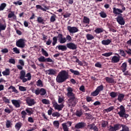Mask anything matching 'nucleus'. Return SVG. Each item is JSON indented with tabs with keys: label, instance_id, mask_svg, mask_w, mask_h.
I'll list each match as a JSON object with an SVG mask.
<instances>
[{
	"label": "nucleus",
	"instance_id": "nucleus-1",
	"mask_svg": "<svg viewBox=\"0 0 131 131\" xmlns=\"http://www.w3.org/2000/svg\"><path fill=\"white\" fill-rule=\"evenodd\" d=\"M68 93H67V97L69 98L68 99V105L69 107H75L76 104L78 103V99L75 97V94L73 93V89L71 87H68L67 88Z\"/></svg>",
	"mask_w": 131,
	"mask_h": 131
},
{
	"label": "nucleus",
	"instance_id": "nucleus-2",
	"mask_svg": "<svg viewBox=\"0 0 131 131\" xmlns=\"http://www.w3.org/2000/svg\"><path fill=\"white\" fill-rule=\"evenodd\" d=\"M69 78V73L66 70H61L56 77V82L62 83Z\"/></svg>",
	"mask_w": 131,
	"mask_h": 131
},
{
	"label": "nucleus",
	"instance_id": "nucleus-3",
	"mask_svg": "<svg viewBox=\"0 0 131 131\" xmlns=\"http://www.w3.org/2000/svg\"><path fill=\"white\" fill-rule=\"evenodd\" d=\"M19 79L22 80L24 83L26 82V81L31 80V74L30 73H28L26 74L25 70H21L20 72Z\"/></svg>",
	"mask_w": 131,
	"mask_h": 131
},
{
	"label": "nucleus",
	"instance_id": "nucleus-4",
	"mask_svg": "<svg viewBox=\"0 0 131 131\" xmlns=\"http://www.w3.org/2000/svg\"><path fill=\"white\" fill-rule=\"evenodd\" d=\"M117 109H120V112L118 113L120 117L124 118L126 119V118L129 116L128 114L125 113V108H124L123 105H121L119 107H117Z\"/></svg>",
	"mask_w": 131,
	"mask_h": 131
},
{
	"label": "nucleus",
	"instance_id": "nucleus-5",
	"mask_svg": "<svg viewBox=\"0 0 131 131\" xmlns=\"http://www.w3.org/2000/svg\"><path fill=\"white\" fill-rule=\"evenodd\" d=\"M16 46L18 47V48L24 49V48H25V39L23 38L18 39L16 42Z\"/></svg>",
	"mask_w": 131,
	"mask_h": 131
},
{
	"label": "nucleus",
	"instance_id": "nucleus-6",
	"mask_svg": "<svg viewBox=\"0 0 131 131\" xmlns=\"http://www.w3.org/2000/svg\"><path fill=\"white\" fill-rule=\"evenodd\" d=\"M53 106L55 110H58V111H61V110L64 108V104H58L56 101L52 102Z\"/></svg>",
	"mask_w": 131,
	"mask_h": 131
},
{
	"label": "nucleus",
	"instance_id": "nucleus-7",
	"mask_svg": "<svg viewBox=\"0 0 131 131\" xmlns=\"http://www.w3.org/2000/svg\"><path fill=\"white\" fill-rule=\"evenodd\" d=\"M67 29L70 32V33H76V32H78L79 30L78 29L75 27H71L70 26H69L67 27Z\"/></svg>",
	"mask_w": 131,
	"mask_h": 131
},
{
	"label": "nucleus",
	"instance_id": "nucleus-8",
	"mask_svg": "<svg viewBox=\"0 0 131 131\" xmlns=\"http://www.w3.org/2000/svg\"><path fill=\"white\" fill-rule=\"evenodd\" d=\"M116 20L120 25H124L125 24V21L121 15H118L116 18Z\"/></svg>",
	"mask_w": 131,
	"mask_h": 131
},
{
	"label": "nucleus",
	"instance_id": "nucleus-9",
	"mask_svg": "<svg viewBox=\"0 0 131 131\" xmlns=\"http://www.w3.org/2000/svg\"><path fill=\"white\" fill-rule=\"evenodd\" d=\"M26 101L28 106H34V105H35V100L33 99L30 98V97L27 98Z\"/></svg>",
	"mask_w": 131,
	"mask_h": 131
},
{
	"label": "nucleus",
	"instance_id": "nucleus-10",
	"mask_svg": "<svg viewBox=\"0 0 131 131\" xmlns=\"http://www.w3.org/2000/svg\"><path fill=\"white\" fill-rule=\"evenodd\" d=\"M115 55H116V56H114L111 59V62L112 63H118V62H119V61H120V56H119V54L118 53H116Z\"/></svg>",
	"mask_w": 131,
	"mask_h": 131
},
{
	"label": "nucleus",
	"instance_id": "nucleus-11",
	"mask_svg": "<svg viewBox=\"0 0 131 131\" xmlns=\"http://www.w3.org/2000/svg\"><path fill=\"white\" fill-rule=\"evenodd\" d=\"M56 37L60 43H65L66 42V38L63 37V34H59Z\"/></svg>",
	"mask_w": 131,
	"mask_h": 131
},
{
	"label": "nucleus",
	"instance_id": "nucleus-12",
	"mask_svg": "<svg viewBox=\"0 0 131 131\" xmlns=\"http://www.w3.org/2000/svg\"><path fill=\"white\" fill-rule=\"evenodd\" d=\"M67 47L70 50H76L77 49V46L73 42L67 43Z\"/></svg>",
	"mask_w": 131,
	"mask_h": 131
},
{
	"label": "nucleus",
	"instance_id": "nucleus-13",
	"mask_svg": "<svg viewBox=\"0 0 131 131\" xmlns=\"http://www.w3.org/2000/svg\"><path fill=\"white\" fill-rule=\"evenodd\" d=\"M88 128L91 130H93L94 131H99V128L95 126V123H92L87 126Z\"/></svg>",
	"mask_w": 131,
	"mask_h": 131
},
{
	"label": "nucleus",
	"instance_id": "nucleus-14",
	"mask_svg": "<svg viewBox=\"0 0 131 131\" xmlns=\"http://www.w3.org/2000/svg\"><path fill=\"white\" fill-rule=\"evenodd\" d=\"M8 18H13V20L14 21L17 20V16L15 15L14 11H10V13H9L8 15Z\"/></svg>",
	"mask_w": 131,
	"mask_h": 131
},
{
	"label": "nucleus",
	"instance_id": "nucleus-15",
	"mask_svg": "<svg viewBox=\"0 0 131 131\" xmlns=\"http://www.w3.org/2000/svg\"><path fill=\"white\" fill-rule=\"evenodd\" d=\"M113 10V14H115V15H122L120 13H123V11H122V10L116 8L115 7H114Z\"/></svg>",
	"mask_w": 131,
	"mask_h": 131
},
{
	"label": "nucleus",
	"instance_id": "nucleus-16",
	"mask_svg": "<svg viewBox=\"0 0 131 131\" xmlns=\"http://www.w3.org/2000/svg\"><path fill=\"white\" fill-rule=\"evenodd\" d=\"M118 95L117 100L120 103H121V102L124 100V97H125V95L120 93H118Z\"/></svg>",
	"mask_w": 131,
	"mask_h": 131
},
{
	"label": "nucleus",
	"instance_id": "nucleus-17",
	"mask_svg": "<svg viewBox=\"0 0 131 131\" xmlns=\"http://www.w3.org/2000/svg\"><path fill=\"white\" fill-rule=\"evenodd\" d=\"M46 74L48 75H55L56 74V71L54 69H50L45 71Z\"/></svg>",
	"mask_w": 131,
	"mask_h": 131
},
{
	"label": "nucleus",
	"instance_id": "nucleus-18",
	"mask_svg": "<svg viewBox=\"0 0 131 131\" xmlns=\"http://www.w3.org/2000/svg\"><path fill=\"white\" fill-rule=\"evenodd\" d=\"M11 102L13 105H14L16 108H20V103L19 102L18 100L12 99Z\"/></svg>",
	"mask_w": 131,
	"mask_h": 131
},
{
	"label": "nucleus",
	"instance_id": "nucleus-19",
	"mask_svg": "<svg viewBox=\"0 0 131 131\" xmlns=\"http://www.w3.org/2000/svg\"><path fill=\"white\" fill-rule=\"evenodd\" d=\"M84 125H85V123H84V122H79L77 123L75 125V128H82V127H84Z\"/></svg>",
	"mask_w": 131,
	"mask_h": 131
},
{
	"label": "nucleus",
	"instance_id": "nucleus-20",
	"mask_svg": "<svg viewBox=\"0 0 131 131\" xmlns=\"http://www.w3.org/2000/svg\"><path fill=\"white\" fill-rule=\"evenodd\" d=\"M127 68V62H125L122 64L121 66V70H122V72H125L126 71V69Z\"/></svg>",
	"mask_w": 131,
	"mask_h": 131
},
{
	"label": "nucleus",
	"instance_id": "nucleus-21",
	"mask_svg": "<svg viewBox=\"0 0 131 131\" xmlns=\"http://www.w3.org/2000/svg\"><path fill=\"white\" fill-rule=\"evenodd\" d=\"M111 42H112V40L109 39H107L106 40H103L101 41V43L104 46H108V45H110Z\"/></svg>",
	"mask_w": 131,
	"mask_h": 131
},
{
	"label": "nucleus",
	"instance_id": "nucleus-22",
	"mask_svg": "<svg viewBox=\"0 0 131 131\" xmlns=\"http://www.w3.org/2000/svg\"><path fill=\"white\" fill-rule=\"evenodd\" d=\"M105 81L108 83H114L115 82V80H114V79H113V78H110L109 77H105Z\"/></svg>",
	"mask_w": 131,
	"mask_h": 131
},
{
	"label": "nucleus",
	"instance_id": "nucleus-23",
	"mask_svg": "<svg viewBox=\"0 0 131 131\" xmlns=\"http://www.w3.org/2000/svg\"><path fill=\"white\" fill-rule=\"evenodd\" d=\"M72 59L73 60H76V63H78V65H79L80 66H82L83 65V63H82L81 61L79 60L78 58H77V56H73Z\"/></svg>",
	"mask_w": 131,
	"mask_h": 131
},
{
	"label": "nucleus",
	"instance_id": "nucleus-24",
	"mask_svg": "<svg viewBox=\"0 0 131 131\" xmlns=\"http://www.w3.org/2000/svg\"><path fill=\"white\" fill-rule=\"evenodd\" d=\"M56 48H58V50H60L61 51H62V52L67 50V47L65 45H58Z\"/></svg>",
	"mask_w": 131,
	"mask_h": 131
},
{
	"label": "nucleus",
	"instance_id": "nucleus-25",
	"mask_svg": "<svg viewBox=\"0 0 131 131\" xmlns=\"http://www.w3.org/2000/svg\"><path fill=\"white\" fill-rule=\"evenodd\" d=\"M6 28H7V25L6 24V23L3 24L0 21V32H2V31L4 30H6Z\"/></svg>",
	"mask_w": 131,
	"mask_h": 131
},
{
	"label": "nucleus",
	"instance_id": "nucleus-26",
	"mask_svg": "<svg viewBox=\"0 0 131 131\" xmlns=\"http://www.w3.org/2000/svg\"><path fill=\"white\" fill-rule=\"evenodd\" d=\"M21 127H22V124L21 122H18L15 124V128L16 129V130H20Z\"/></svg>",
	"mask_w": 131,
	"mask_h": 131
},
{
	"label": "nucleus",
	"instance_id": "nucleus-27",
	"mask_svg": "<svg viewBox=\"0 0 131 131\" xmlns=\"http://www.w3.org/2000/svg\"><path fill=\"white\" fill-rule=\"evenodd\" d=\"M110 96L111 98L114 99V98H116L118 96V92H112L110 93Z\"/></svg>",
	"mask_w": 131,
	"mask_h": 131
},
{
	"label": "nucleus",
	"instance_id": "nucleus-28",
	"mask_svg": "<svg viewBox=\"0 0 131 131\" xmlns=\"http://www.w3.org/2000/svg\"><path fill=\"white\" fill-rule=\"evenodd\" d=\"M94 31L96 34H99V33H102L104 30H103V28H97Z\"/></svg>",
	"mask_w": 131,
	"mask_h": 131
},
{
	"label": "nucleus",
	"instance_id": "nucleus-29",
	"mask_svg": "<svg viewBox=\"0 0 131 131\" xmlns=\"http://www.w3.org/2000/svg\"><path fill=\"white\" fill-rule=\"evenodd\" d=\"M86 38H87L88 40H93L95 38V36L91 34H87L86 35Z\"/></svg>",
	"mask_w": 131,
	"mask_h": 131
},
{
	"label": "nucleus",
	"instance_id": "nucleus-30",
	"mask_svg": "<svg viewBox=\"0 0 131 131\" xmlns=\"http://www.w3.org/2000/svg\"><path fill=\"white\" fill-rule=\"evenodd\" d=\"M70 71L71 73H73L74 75H80V73H79L78 71H74V70L70 69Z\"/></svg>",
	"mask_w": 131,
	"mask_h": 131
},
{
	"label": "nucleus",
	"instance_id": "nucleus-31",
	"mask_svg": "<svg viewBox=\"0 0 131 131\" xmlns=\"http://www.w3.org/2000/svg\"><path fill=\"white\" fill-rule=\"evenodd\" d=\"M118 52H119V55H121V56H122V57H123V58H125V57H126V54H125L124 51L120 49L118 50Z\"/></svg>",
	"mask_w": 131,
	"mask_h": 131
},
{
	"label": "nucleus",
	"instance_id": "nucleus-32",
	"mask_svg": "<svg viewBox=\"0 0 131 131\" xmlns=\"http://www.w3.org/2000/svg\"><path fill=\"white\" fill-rule=\"evenodd\" d=\"M10 69H6L5 70V71H3L2 72V74L5 76H8V75H10Z\"/></svg>",
	"mask_w": 131,
	"mask_h": 131
},
{
	"label": "nucleus",
	"instance_id": "nucleus-33",
	"mask_svg": "<svg viewBox=\"0 0 131 131\" xmlns=\"http://www.w3.org/2000/svg\"><path fill=\"white\" fill-rule=\"evenodd\" d=\"M83 22L85 24H90V18L86 16H84Z\"/></svg>",
	"mask_w": 131,
	"mask_h": 131
},
{
	"label": "nucleus",
	"instance_id": "nucleus-34",
	"mask_svg": "<svg viewBox=\"0 0 131 131\" xmlns=\"http://www.w3.org/2000/svg\"><path fill=\"white\" fill-rule=\"evenodd\" d=\"M47 94V91L44 88H41L40 89V96H45Z\"/></svg>",
	"mask_w": 131,
	"mask_h": 131
},
{
	"label": "nucleus",
	"instance_id": "nucleus-35",
	"mask_svg": "<svg viewBox=\"0 0 131 131\" xmlns=\"http://www.w3.org/2000/svg\"><path fill=\"white\" fill-rule=\"evenodd\" d=\"M26 112L28 113V115L29 116L33 114V110H32V108H26Z\"/></svg>",
	"mask_w": 131,
	"mask_h": 131
},
{
	"label": "nucleus",
	"instance_id": "nucleus-36",
	"mask_svg": "<svg viewBox=\"0 0 131 131\" xmlns=\"http://www.w3.org/2000/svg\"><path fill=\"white\" fill-rule=\"evenodd\" d=\"M8 90H12V92L14 93H15V94H18L19 92H18V90L16 89V88L14 86H10Z\"/></svg>",
	"mask_w": 131,
	"mask_h": 131
},
{
	"label": "nucleus",
	"instance_id": "nucleus-37",
	"mask_svg": "<svg viewBox=\"0 0 131 131\" xmlns=\"http://www.w3.org/2000/svg\"><path fill=\"white\" fill-rule=\"evenodd\" d=\"M36 85L37 86H40V88H42V86H43L42 81L40 79L38 80V81L36 82Z\"/></svg>",
	"mask_w": 131,
	"mask_h": 131
},
{
	"label": "nucleus",
	"instance_id": "nucleus-38",
	"mask_svg": "<svg viewBox=\"0 0 131 131\" xmlns=\"http://www.w3.org/2000/svg\"><path fill=\"white\" fill-rule=\"evenodd\" d=\"M36 8L37 9V10H41V11H43V12H46L47 11V10H46V9L42 8V7H41V6L39 5H37L36 6Z\"/></svg>",
	"mask_w": 131,
	"mask_h": 131
},
{
	"label": "nucleus",
	"instance_id": "nucleus-39",
	"mask_svg": "<svg viewBox=\"0 0 131 131\" xmlns=\"http://www.w3.org/2000/svg\"><path fill=\"white\" fill-rule=\"evenodd\" d=\"M12 123L11 122V121L8 120L6 121V126L7 127V128H10V127H11V125H12Z\"/></svg>",
	"mask_w": 131,
	"mask_h": 131
},
{
	"label": "nucleus",
	"instance_id": "nucleus-40",
	"mask_svg": "<svg viewBox=\"0 0 131 131\" xmlns=\"http://www.w3.org/2000/svg\"><path fill=\"white\" fill-rule=\"evenodd\" d=\"M6 7H7V4L6 3L1 4L0 5V11H4Z\"/></svg>",
	"mask_w": 131,
	"mask_h": 131
},
{
	"label": "nucleus",
	"instance_id": "nucleus-41",
	"mask_svg": "<svg viewBox=\"0 0 131 131\" xmlns=\"http://www.w3.org/2000/svg\"><path fill=\"white\" fill-rule=\"evenodd\" d=\"M2 99L5 104H10V100L8 99V98H7L6 97H3Z\"/></svg>",
	"mask_w": 131,
	"mask_h": 131
},
{
	"label": "nucleus",
	"instance_id": "nucleus-42",
	"mask_svg": "<svg viewBox=\"0 0 131 131\" xmlns=\"http://www.w3.org/2000/svg\"><path fill=\"white\" fill-rule=\"evenodd\" d=\"M96 90L100 93V92H102V91L104 90V86L103 85V84H101L100 86H98L96 88Z\"/></svg>",
	"mask_w": 131,
	"mask_h": 131
},
{
	"label": "nucleus",
	"instance_id": "nucleus-43",
	"mask_svg": "<svg viewBox=\"0 0 131 131\" xmlns=\"http://www.w3.org/2000/svg\"><path fill=\"white\" fill-rule=\"evenodd\" d=\"M99 93L100 92L96 89L94 92L91 93V96H93V97H96V96H98V95H99Z\"/></svg>",
	"mask_w": 131,
	"mask_h": 131
},
{
	"label": "nucleus",
	"instance_id": "nucleus-44",
	"mask_svg": "<svg viewBox=\"0 0 131 131\" xmlns=\"http://www.w3.org/2000/svg\"><path fill=\"white\" fill-rule=\"evenodd\" d=\"M41 52L43 56H45V57H49V53H48L47 51L45 50L43 48L41 49Z\"/></svg>",
	"mask_w": 131,
	"mask_h": 131
},
{
	"label": "nucleus",
	"instance_id": "nucleus-45",
	"mask_svg": "<svg viewBox=\"0 0 131 131\" xmlns=\"http://www.w3.org/2000/svg\"><path fill=\"white\" fill-rule=\"evenodd\" d=\"M62 126L64 131H69L68 127H67V125L66 123H64L62 124Z\"/></svg>",
	"mask_w": 131,
	"mask_h": 131
},
{
	"label": "nucleus",
	"instance_id": "nucleus-46",
	"mask_svg": "<svg viewBox=\"0 0 131 131\" xmlns=\"http://www.w3.org/2000/svg\"><path fill=\"white\" fill-rule=\"evenodd\" d=\"M52 39H53L52 45L55 46L56 43H57L58 41V39H57V36L53 37Z\"/></svg>",
	"mask_w": 131,
	"mask_h": 131
},
{
	"label": "nucleus",
	"instance_id": "nucleus-47",
	"mask_svg": "<svg viewBox=\"0 0 131 131\" xmlns=\"http://www.w3.org/2000/svg\"><path fill=\"white\" fill-rule=\"evenodd\" d=\"M113 54V52H108L102 54V56H103L104 57H110V56H112Z\"/></svg>",
	"mask_w": 131,
	"mask_h": 131
},
{
	"label": "nucleus",
	"instance_id": "nucleus-48",
	"mask_svg": "<svg viewBox=\"0 0 131 131\" xmlns=\"http://www.w3.org/2000/svg\"><path fill=\"white\" fill-rule=\"evenodd\" d=\"M99 15L101 18H106V17H107V14L106 13L104 12V11H102L99 13Z\"/></svg>",
	"mask_w": 131,
	"mask_h": 131
},
{
	"label": "nucleus",
	"instance_id": "nucleus-49",
	"mask_svg": "<svg viewBox=\"0 0 131 131\" xmlns=\"http://www.w3.org/2000/svg\"><path fill=\"white\" fill-rule=\"evenodd\" d=\"M53 125L55 127H57V128H59V125H60V123H59V121H54L53 122Z\"/></svg>",
	"mask_w": 131,
	"mask_h": 131
},
{
	"label": "nucleus",
	"instance_id": "nucleus-50",
	"mask_svg": "<svg viewBox=\"0 0 131 131\" xmlns=\"http://www.w3.org/2000/svg\"><path fill=\"white\" fill-rule=\"evenodd\" d=\"M60 116H61V114H60V113L57 112H55L52 114V116H53V117L58 118V117H60Z\"/></svg>",
	"mask_w": 131,
	"mask_h": 131
},
{
	"label": "nucleus",
	"instance_id": "nucleus-51",
	"mask_svg": "<svg viewBox=\"0 0 131 131\" xmlns=\"http://www.w3.org/2000/svg\"><path fill=\"white\" fill-rule=\"evenodd\" d=\"M37 21V22H38V23H42V24H44V23H43L44 20L42 17H38Z\"/></svg>",
	"mask_w": 131,
	"mask_h": 131
},
{
	"label": "nucleus",
	"instance_id": "nucleus-52",
	"mask_svg": "<svg viewBox=\"0 0 131 131\" xmlns=\"http://www.w3.org/2000/svg\"><path fill=\"white\" fill-rule=\"evenodd\" d=\"M41 102L43 104H45V105H49L50 104V101L46 99H42Z\"/></svg>",
	"mask_w": 131,
	"mask_h": 131
},
{
	"label": "nucleus",
	"instance_id": "nucleus-53",
	"mask_svg": "<svg viewBox=\"0 0 131 131\" xmlns=\"http://www.w3.org/2000/svg\"><path fill=\"white\" fill-rule=\"evenodd\" d=\"M108 125V122L105 121H102L101 123L102 127H106Z\"/></svg>",
	"mask_w": 131,
	"mask_h": 131
},
{
	"label": "nucleus",
	"instance_id": "nucleus-54",
	"mask_svg": "<svg viewBox=\"0 0 131 131\" xmlns=\"http://www.w3.org/2000/svg\"><path fill=\"white\" fill-rule=\"evenodd\" d=\"M76 115L78 117H80L82 115V112L81 111H77L76 113Z\"/></svg>",
	"mask_w": 131,
	"mask_h": 131
},
{
	"label": "nucleus",
	"instance_id": "nucleus-55",
	"mask_svg": "<svg viewBox=\"0 0 131 131\" xmlns=\"http://www.w3.org/2000/svg\"><path fill=\"white\" fill-rule=\"evenodd\" d=\"M21 117L22 118H24V119H25V118L26 117V116L27 115V113H26V112H25V111H23L21 112Z\"/></svg>",
	"mask_w": 131,
	"mask_h": 131
},
{
	"label": "nucleus",
	"instance_id": "nucleus-56",
	"mask_svg": "<svg viewBox=\"0 0 131 131\" xmlns=\"http://www.w3.org/2000/svg\"><path fill=\"white\" fill-rule=\"evenodd\" d=\"M39 62H46V58L44 56H41L38 58Z\"/></svg>",
	"mask_w": 131,
	"mask_h": 131
},
{
	"label": "nucleus",
	"instance_id": "nucleus-57",
	"mask_svg": "<svg viewBox=\"0 0 131 131\" xmlns=\"http://www.w3.org/2000/svg\"><path fill=\"white\" fill-rule=\"evenodd\" d=\"M18 89L20 92H26L27 91L26 88L23 86H19Z\"/></svg>",
	"mask_w": 131,
	"mask_h": 131
},
{
	"label": "nucleus",
	"instance_id": "nucleus-58",
	"mask_svg": "<svg viewBox=\"0 0 131 131\" xmlns=\"http://www.w3.org/2000/svg\"><path fill=\"white\" fill-rule=\"evenodd\" d=\"M13 51L15 54H20V51L16 47L13 48Z\"/></svg>",
	"mask_w": 131,
	"mask_h": 131
},
{
	"label": "nucleus",
	"instance_id": "nucleus-59",
	"mask_svg": "<svg viewBox=\"0 0 131 131\" xmlns=\"http://www.w3.org/2000/svg\"><path fill=\"white\" fill-rule=\"evenodd\" d=\"M114 106H110V107L107 108L105 110L106 112H111L112 110H114Z\"/></svg>",
	"mask_w": 131,
	"mask_h": 131
},
{
	"label": "nucleus",
	"instance_id": "nucleus-60",
	"mask_svg": "<svg viewBox=\"0 0 131 131\" xmlns=\"http://www.w3.org/2000/svg\"><path fill=\"white\" fill-rule=\"evenodd\" d=\"M50 21L51 22H55L56 21V15L51 16Z\"/></svg>",
	"mask_w": 131,
	"mask_h": 131
},
{
	"label": "nucleus",
	"instance_id": "nucleus-61",
	"mask_svg": "<svg viewBox=\"0 0 131 131\" xmlns=\"http://www.w3.org/2000/svg\"><path fill=\"white\" fill-rule=\"evenodd\" d=\"M80 91L81 92H83V93H84L85 92V89L84 88V86L83 85H82L80 88H79Z\"/></svg>",
	"mask_w": 131,
	"mask_h": 131
},
{
	"label": "nucleus",
	"instance_id": "nucleus-62",
	"mask_svg": "<svg viewBox=\"0 0 131 131\" xmlns=\"http://www.w3.org/2000/svg\"><path fill=\"white\" fill-rule=\"evenodd\" d=\"M71 16V13L67 12L65 14L63 15L64 18H69Z\"/></svg>",
	"mask_w": 131,
	"mask_h": 131
},
{
	"label": "nucleus",
	"instance_id": "nucleus-63",
	"mask_svg": "<svg viewBox=\"0 0 131 131\" xmlns=\"http://www.w3.org/2000/svg\"><path fill=\"white\" fill-rule=\"evenodd\" d=\"M9 62L11 63V64H15V63H16V61H15V59L13 58H10L9 60Z\"/></svg>",
	"mask_w": 131,
	"mask_h": 131
},
{
	"label": "nucleus",
	"instance_id": "nucleus-64",
	"mask_svg": "<svg viewBox=\"0 0 131 131\" xmlns=\"http://www.w3.org/2000/svg\"><path fill=\"white\" fill-rule=\"evenodd\" d=\"M125 52L129 55V56H131V49L127 48V50H125Z\"/></svg>",
	"mask_w": 131,
	"mask_h": 131
}]
</instances>
